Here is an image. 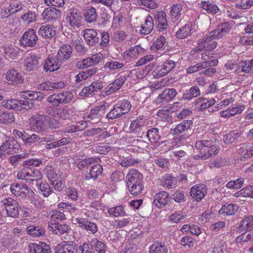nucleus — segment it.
Here are the masks:
<instances>
[{
    "mask_svg": "<svg viewBox=\"0 0 253 253\" xmlns=\"http://www.w3.org/2000/svg\"><path fill=\"white\" fill-rule=\"evenodd\" d=\"M73 48L69 44L61 46L55 57L48 55L43 66L44 70L50 72L57 71L62 64L66 63L71 57Z\"/></svg>",
    "mask_w": 253,
    "mask_h": 253,
    "instance_id": "nucleus-1",
    "label": "nucleus"
},
{
    "mask_svg": "<svg viewBox=\"0 0 253 253\" xmlns=\"http://www.w3.org/2000/svg\"><path fill=\"white\" fill-rule=\"evenodd\" d=\"M219 148L215 141L211 140L197 141L195 144L193 158L196 160H207L217 155Z\"/></svg>",
    "mask_w": 253,
    "mask_h": 253,
    "instance_id": "nucleus-2",
    "label": "nucleus"
},
{
    "mask_svg": "<svg viewBox=\"0 0 253 253\" xmlns=\"http://www.w3.org/2000/svg\"><path fill=\"white\" fill-rule=\"evenodd\" d=\"M131 107V105L128 100H122L114 106L113 108L106 115V118L108 120L119 119L127 113Z\"/></svg>",
    "mask_w": 253,
    "mask_h": 253,
    "instance_id": "nucleus-3",
    "label": "nucleus"
},
{
    "mask_svg": "<svg viewBox=\"0 0 253 253\" xmlns=\"http://www.w3.org/2000/svg\"><path fill=\"white\" fill-rule=\"evenodd\" d=\"M20 148V145L13 137H8L0 146V158H4L5 154L16 153Z\"/></svg>",
    "mask_w": 253,
    "mask_h": 253,
    "instance_id": "nucleus-4",
    "label": "nucleus"
},
{
    "mask_svg": "<svg viewBox=\"0 0 253 253\" xmlns=\"http://www.w3.org/2000/svg\"><path fill=\"white\" fill-rule=\"evenodd\" d=\"M211 32L206 35L203 38L197 41V46L195 48V51L202 50H211L217 46V42L214 41L215 39Z\"/></svg>",
    "mask_w": 253,
    "mask_h": 253,
    "instance_id": "nucleus-5",
    "label": "nucleus"
},
{
    "mask_svg": "<svg viewBox=\"0 0 253 253\" xmlns=\"http://www.w3.org/2000/svg\"><path fill=\"white\" fill-rule=\"evenodd\" d=\"M6 211L8 216L17 218L19 215V209H21L17 201L12 198H5L1 201Z\"/></svg>",
    "mask_w": 253,
    "mask_h": 253,
    "instance_id": "nucleus-6",
    "label": "nucleus"
},
{
    "mask_svg": "<svg viewBox=\"0 0 253 253\" xmlns=\"http://www.w3.org/2000/svg\"><path fill=\"white\" fill-rule=\"evenodd\" d=\"M38 40L36 31L34 29H29L24 33L20 39L19 42L23 47H32L36 45Z\"/></svg>",
    "mask_w": 253,
    "mask_h": 253,
    "instance_id": "nucleus-7",
    "label": "nucleus"
},
{
    "mask_svg": "<svg viewBox=\"0 0 253 253\" xmlns=\"http://www.w3.org/2000/svg\"><path fill=\"white\" fill-rule=\"evenodd\" d=\"M12 134L16 138H21L24 145L30 146L31 144L38 141L40 136L35 133L30 134L25 130L20 131L14 129Z\"/></svg>",
    "mask_w": 253,
    "mask_h": 253,
    "instance_id": "nucleus-8",
    "label": "nucleus"
},
{
    "mask_svg": "<svg viewBox=\"0 0 253 253\" xmlns=\"http://www.w3.org/2000/svg\"><path fill=\"white\" fill-rule=\"evenodd\" d=\"M108 106V105L104 103L91 109L90 111V114L87 115V118L88 119V121L91 122L92 124L98 123L105 115Z\"/></svg>",
    "mask_w": 253,
    "mask_h": 253,
    "instance_id": "nucleus-9",
    "label": "nucleus"
},
{
    "mask_svg": "<svg viewBox=\"0 0 253 253\" xmlns=\"http://www.w3.org/2000/svg\"><path fill=\"white\" fill-rule=\"evenodd\" d=\"M207 193L206 185L199 184L192 186L190 189V194L192 199L197 202L204 198Z\"/></svg>",
    "mask_w": 253,
    "mask_h": 253,
    "instance_id": "nucleus-10",
    "label": "nucleus"
},
{
    "mask_svg": "<svg viewBox=\"0 0 253 253\" xmlns=\"http://www.w3.org/2000/svg\"><path fill=\"white\" fill-rule=\"evenodd\" d=\"M68 23L74 29L82 26V16L81 13L76 9H71L67 13Z\"/></svg>",
    "mask_w": 253,
    "mask_h": 253,
    "instance_id": "nucleus-11",
    "label": "nucleus"
},
{
    "mask_svg": "<svg viewBox=\"0 0 253 253\" xmlns=\"http://www.w3.org/2000/svg\"><path fill=\"white\" fill-rule=\"evenodd\" d=\"M177 94L176 91L174 88L165 89L156 99L157 104L164 105L171 101Z\"/></svg>",
    "mask_w": 253,
    "mask_h": 253,
    "instance_id": "nucleus-12",
    "label": "nucleus"
},
{
    "mask_svg": "<svg viewBox=\"0 0 253 253\" xmlns=\"http://www.w3.org/2000/svg\"><path fill=\"white\" fill-rule=\"evenodd\" d=\"M83 36L87 44L90 46H94L99 43V37L97 32L92 29H85L83 31Z\"/></svg>",
    "mask_w": 253,
    "mask_h": 253,
    "instance_id": "nucleus-13",
    "label": "nucleus"
},
{
    "mask_svg": "<svg viewBox=\"0 0 253 253\" xmlns=\"http://www.w3.org/2000/svg\"><path fill=\"white\" fill-rule=\"evenodd\" d=\"M143 176L136 169H131L126 176L127 185L143 183Z\"/></svg>",
    "mask_w": 253,
    "mask_h": 253,
    "instance_id": "nucleus-14",
    "label": "nucleus"
},
{
    "mask_svg": "<svg viewBox=\"0 0 253 253\" xmlns=\"http://www.w3.org/2000/svg\"><path fill=\"white\" fill-rule=\"evenodd\" d=\"M77 244L74 242L63 241L55 248V253H75L77 251Z\"/></svg>",
    "mask_w": 253,
    "mask_h": 253,
    "instance_id": "nucleus-15",
    "label": "nucleus"
},
{
    "mask_svg": "<svg viewBox=\"0 0 253 253\" xmlns=\"http://www.w3.org/2000/svg\"><path fill=\"white\" fill-rule=\"evenodd\" d=\"M5 78L8 82V84L12 85L21 84L24 81V79L21 74L14 69L7 71Z\"/></svg>",
    "mask_w": 253,
    "mask_h": 253,
    "instance_id": "nucleus-16",
    "label": "nucleus"
},
{
    "mask_svg": "<svg viewBox=\"0 0 253 253\" xmlns=\"http://www.w3.org/2000/svg\"><path fill=\"white\" fill-rule=\"evenodd\" d=\"M45 117L42 115L36 114L33 115L30 119V126L38 131L43 132L45 130L44 125Z\"/></svg>",
    "mask_w": 253,
    "mask_h": 253,
    "instance_id": "nucleus-17",
    "label": "nucleus"
},
{
    "mask_svg": "<svg viewBox=\"0 0 253 253\" xmlns=\"http://www.w3.org/2000/svg\"><path fill=\"white\" fill-rule=\"evenodd\" d=\"M166 17L167 14L163 11H157L155 14V18L158 23V31L160 32L166 31L169 28Z\"/></svg>",
    "mask_w": 253,
    "mask_h": 253,
    "instance_id": "nucleus-18",
    "label": "nucleus"
},
{
    "mask_svg": "<svg viewBox=\"0 0 253 253\" xmlns=\"http://www.w3.org/2000/svg\"><path fill=\"white\" fill-rule=\"evenodd\" d=\"M40 58L35 54H29L24 60L25 70L28 72L37 70Z\"/></svg>",
    "mask_w": 253,
    "mask_h": 253,
    "instance_id": "nucleus-19",
    "label": "nucleus"
},
{
    "mask_svg": "<svg viewBox=\"0 0 253 253\" xmlns=\"http://www.w3.org/2000/svg\"><path fill=\"white\" fill-rule=\"evenodd\" d=\"M169 200V194L166 191H160L154 197L153 203L159 209L164 208Z\"/></svg>",
    "mask_w": 253,
    "mask_h": 253,
    "instance_id": "nucleus-20",
    "label": "nucleus"
},
{
    "mask_svg": "<svg viewBox=\"0 0 253 253\" xmlns=\"http://www.w3.org/2000/svg\"><path fill=\"white\" fill-rule=\"evenodd\" d=\"M75 221L80 227L90 231L92 234L96 233L98 231L97 225L95 223L87 220L86 219L78 217L75 219Z\"/></svg>",
    "mask_w": 253,
    "mask_h": 253,
    "instance_id": "nucleus-21",
    "label": "nucleus"
},
{
    "mask_svg": "<svg viewBox=\"0 0 253 253\" xmlns=\"http://www.w3.org/2000/svg\"><path fill=\"white\" fill-rule=\"evenodd\" d=\"M103 88L101 82H94L90 85L85 86L80 93L82 96H88L99 91Z\"/></svg>",
    "mask_w": 253,
    "mask_h": 253,
    "instance_id": "nucleus-22",
    "label": "nucleus"
},
{
    "mask_svg": "<svg viewBox=\"0 0 253 253\" xmlns=\"http://www.w3.org/2000/svg\"><path fill=\"white\" fill-rule=\"evenodd\" d=\"M28 248L30 253H51L49 246L43 242H41V244L31 243Z\"/></svg>",
    "mask_w": 253,
    "mask_h": 253,
    "instance_id": "nucleus-23",
    "label": "nucleus"
},
{
    "mask_svg": "<svg viewBox=\"0 0 253 253\" xmlns=\"http://www.w3.org/2000/svg\"><path fill=\"white\" fill-rule=\"evenodd\" d=\"M66 84L62 81L57 83L45 81L40 84L38 88L43 90H52L54 89L62 88Z\"/></svg>",
    "mask_w": 253,
    "mask_h": 253,
    "instance_id": "nucleus-24",
    "label": "nucleus"
},
{
    "mask_svg": "<svg viewBox=\"0 0 253 253\" xmlns=\"http://www.w3.org/2000/svg\"><path fill=\"white\" fill-rule=\"evenodd\" d=\"M231 30V27L228 22H224L219 25L214 31L211 32L215 39H220L226 36Z\"/></svg>",
    "mask_w": 253,
    "mask_h": 253,
    "instance_id": "nucleus-25",
    "label": "nucleus"
},
{
    "mask_svg": "<svg viewBox=\"0 0 253 253\" xmlns=\"http://www.w3.org/2000/svg\"><path fill=\"white\" fill-rule=\"evenodd\" d=\"M145 49L139 45L131 47L129 49L126 50L124 53V57L126 59L137 58L141 53L144 51Z\"/></svg>",
    "mask_w": 253,
    "mask_h": 253,
    "instance_id": "nucleus-26",
    "label": "nucleus"
},
{
    "mask_svg": "<svg viewBox=\"0 0 253 253\" xmlns=\"http://www.w3.org/2000/svg\"><path fill=\"white\" fill-rule=\"evenodd\" d=\"M177 62L172 60H166L162 65V67L159 69L158 67V75L160 76H164L170 72L176 66Z\"/></svg>",
    "mask_w": 253,
    "mask_h": 253,
    "instance_id": "nucleus-27",
    "label": "nucleus"
},
{
    "mask_svg": "<svg viewBox=\"0 0 253 253\" xmlns=\"http://www.w3.org/2000/svg\"><path fill=\"white\" fill-rule=\"evenodd\" d=\"M10 190L12 193L16 196H20L22 194H26L30 191L28 186L22 183L12 184Z\"/></svg>",
    "mask_w": 253,
    "mask_h": 253,
    "instance_id": "nucleus-28",
    "label": "nucleus"
},
{
    "mask_svg": "<svg viewBox=\"0 0 253 253\" xmlns=\"http://www.w3.org/2000/svg\"><path fill=\"white\" fill-rule=\"evenodd\" d=\"M61 12L59 10L53 7L45 8L42 13V16L44 20L49 21L60 16Z\"/></svg>",
    "mask_w": 253,
    "mask_h": 253,
    "instance_id": "nucleus-29",
    "label": "nucleus"
},
{
    "mask_svg": "<svg viewBox=\"0 0 253 253\" xmlns=\"http://www.w3.org/2000/svg\"><path fill=\"white\" fill-rule=\"evenodd\" d=\"M38 34L43 38H51L55 35L54 28L49 25L42 26L39 31Z\"/></svg>",
    "mask_w": 253,
    "mask_h": 253,
    "instance_id": "nucleus-30",
    "label": "nucleus"
},
{
    "mask_svg": "<svg viewBox=\"0 0 253 253\" xmlns=\"http://www.w3.org/2000/svg\"><path fill=\"white\" fill-rule=\"evenodd\" d=\"M26 232L28 235L33 237H39L44 235L45 229L40 225H30L26 228Z\"/></svg>",
    "mask_w": 253,
    "mask_h": 253,
    "instance_id": "nucleus-31",
    "label": "nucleus"
},
{
    "mask_svg": "<svg viewBox=\"0 0 253 253\" xmlns=\"http://www.w3.org/2000/svg\"><path fill=\"white\" fill-rule=\"evenodd\" d=\"M192 25L190 22H187L185 25L179 28L175 34V36L179 39H184L191 34Z\"/></svg>",
    "mask_w": 253,
    "mask_h": 253,
    "instance_id": "nucleus-32",
    "label": "nucleus"
},
{
    "mask_svg": "<svg viewBox=\"0 0 253 253\" xmlns=\"http://www.w3.org/2000/svg\"><path fill=\"white\" fill-rule=\"evenodd\" d=\"M239 207L233 204L224 205L219 211V213L224 215H233L238 211Z\"/></svg>",
    "mask_w": 253,
    "mask_h": 253,
    "instance_id": "nucleus-33",
    "label": "nucleus"
},
{
    "mask_svg": "<svg viewBox=\"0 0 253 253\" xmlns=\"http://www.w3.org/2000/svg\"><path fill=\"white\" fill-rule=\"evenodd\" d=\"M103 171V168L101 165H95L91 167L89 172H87L85 175V179L89 180L90 179H95L97 176L101 174Z\"/></svg>",
    "mask_w": 253,
    "mask_h": 253,
    "instance_id": "nucleus-34",
    "label": "nucleus"
},
{
    "mask_svg": "<svg viewBox=\"0 0 253 253\" xmlns=\"http://www.w3.org/2000/svg\"><path fill=\"white\" fill-rule=\"evenodd\" d=\"M73 114V111L67 106L56 108V117L65 120L70 118Z\"/></svg>",
    "mask_w": 253,
    "mask_h": 253,
    "instance_id": "nucleus-35",
    "label": "nucleus"
},
{
    "mask_svg": "<svg viewBox=\"0 0 253 253\" xmlns=\"http://www.w3.org/2000/svg\"><path fill=\"white\" fill-rule=\"evenodd\" d=\"M39 192L44 197H48L53 192L52 188L47 182H42V181L36 184Z\"/></svg>",
    "mask_w": 253,
    "mask_h": 253,
    "instance_id": "nucleus-36",
    "label": "nucleus"
},
{
    "mask_svg": "<svg viewBox=\"0 0 253 253\" xmlns=\"http://www.w3.org/2000/svg\"><path fill=\"white\" fill-rule=\"evenodd\" d=\"M153 21V18L151 16H147L144 23L141 26V29L140 31L142 34L147 35L152 31L154 27Z\"/></svg>",
    "mask_w": 253,
    "mask_h": 253,
    "instance_id": "nucleus-37",
    "label": "nucleus"
},
{
    "mask_svg": "<svg viewBox=\"0 0 253 253\" xmlns=\"http://www.w3.org/2000/svg\"><path fill=\"white\" fill-rule=\"evenodd\" d=\"M200 94V90L197 86H193L189 89L184 91L182 98L184 100H191L193 98L196 97Z\"/></svg>",
    "mask_w": 253,
    "mask_h": 253,
    "instance_id": "nucleus-38",
    "label": "nucleus"
},
{
    "mask_svg": "<svg viewBox=\"0 0 253 253\" xmlns=\"http://www.w3.org/2000/svg\"><path fill=\"white\" fill-rule=\"evenodd\" d=\"M241 131L237 130L231 131L224 136L223 140L226 144H228L235 142L241 136Z\"/></svg>",
    "mask_w": 253,
    "mask_h": 253,
    "instance_id": "nucleus-39",
    "label": "nucleus"
},
{
    "mask_svg": "<svg viewBox=\"0 0 253 253\" xmlns=\"http://www.w3.org/2000/svg\"><path fill=\"white\" fill-rule=\"evenodd\" d=\"M146 136L151 143H157L161 139L159 129L156 127H152L149 129L146 133Z\"/></svg>",
    "mask_w": 253,
    "mask_h": 253,
    "instance_id": "nucleus-40",
    "label": "nucleus"
},
{
    "mask_svg": "<svg viewBox=\"0 0 253 253\" xmlns=\"http://www.w3.org/2000/svg\"><path fill=\"white\" fill-rule=\"evenodd\" d=\"M130 132L136 135L137 137L142 138L145 134L146 127L135 124V122L131 123L129 127Z\"/></svg>",
    "mask_w": 253,
    "mask_h": 253,
    "instance_id": "nucleus-41",
    "label": "nucleus"
},
{
    "mask_svg": "<svg viewBox=\"0 0 253 253\" xmlns=\"http://www.w3.org/2000/svg\"><path fill=\"white\" fill-rule=\"evenodd\" d=\"M0 124L8 125L13 123L15 121L14 114L7 111H1Z\"/></svg>",
    "mask_w": 253,
    "mask_h": 253,
    "instance_id": "nucleus-42",
    "label": "nucleus"
},
{
    "mask_svg": "<svg viewBox=\"0 0 253 253\" xmlns=\"http://www.w3.org/2000/svg\"><path fill=\"white\" fill-rule=\"evenodd\" d=\"M192 124L193 122L192 120H187L183 121L177 125L176 127L174 128L173 133L174 134H180L189 128Z\"/></svg>",
    "mask_w": 253,
    "mask_h": 253,
    "instance_id": "nucleus-43",
    "label": "nucleus"
},
{
    "mask_svg": "<svg viewBox=\"0 0 253 253\" xmlns=\"http://www.w3.org/2000/svg\"><path fill=\"white\" fill-rule=\"evenodd\" d=\"M90 245L92 246L93 249L97 253H106L107 251V248L105 243L96 238L92 240Z\"/></svg>",
    "mask_w": 253,
    "mask_h": 253,
    "instance_id": "nucleus-44",
    "label": "nucleus"
},
{
    "mask_svg": "<svg viewBox=\"0 0 253 253\" xmlns=\"http://www.w3.org/2000/svg\"><path fill=\"white\" fill-rule=\"evenodd\" d=\"M253 225V216L249 215L246 216L242 220L238 227V231L240 232L247 230Z\"/></svg>",
    "mask_w": 253,
    "mask_h": 253,
    "instance_id": "nucleus-45",
    "label": "nucleus"
},
{
    "mask_svg": "<svg viewBox=\"0 0 253 253\" xmlns=\"http://www.w3.org/2000/svg\"><path fill=\"white\" fill-rule=\"evenodd\" d=\"M50 227L55 234L60 235L68 233L70 229L67 225L61 224L59 223H51V226Z\"/></svg>",
    "mask_w": 253,
    "mask_h": 253,
    "instance_id": "nucleus-46",
    "label": "nucleus"
},
{
    "mask_svg": "<svg viewBox=\"0 0 253 253\" xmlns=\"http://www.w3.org/2000/svg\"><path fill=\"white\" fill-rule=\"evenodd\" d=\"M182 10V6L180 3H175L172 5L170 10V15L172 20L176 21L179 18L181 11Z\"/></svg>",
    "mask_w": 253,
    "mask_h": 253,
    "instance_id": "nucleus-47",
    "label": "nucleus"
},
{
    "mask_svg": "<svg viewBox=\"0 0 253 253\" xmlns=\"http://www.w3.org/2000/svg\"><path fill=\"white\" fill-rule=\"evenodd\" d=\"M241 68V71L246 73L253 72V59L242 61L239 63L238 69Z\"/></svg>",
    "mask_w": 253,
    "mask_h": 253,
    "instance_id": "nucleus-48",
    "label": "nucleus"
},
{
    "mask_svg": "<svg viewBox=\"0 0 253 253\" xmlns=\"http://www.w3.org/2000/svg\"><path fill=\"white\" fill-rule=\"evenodd\" d=\"M85 20L89 23L94 22L96 20L97 14L95 9L92 6L88 7L85 10L84 14Z\"/></svg>",
    "mask_w": 253,
    "mask_h": 253,
    "instance_id": "nucleus-49",
    "label": "nucleus"
},
{
    "mask_svg": "<svg viewBox=\"0 0 253 253\" xmlns=\"http://www.w3.org/2000/svg\"><path fill=\"white\" fill-rule=\"evenodd\" d=\"M28 156L27 153H23L21 154H17L9 157L8 158V162L13 167H17L22 160L26 158Z\"/></svg>",
    "mask_w": 253,
    "mask_h": 253,
    "instance_id": "nucleus-50",
    "label": "nucleus"
},
{
    "mask_svg": "<svg viewBox=\"0 0 253 253\" xmlns=\"http://www.w3.org/2000/svg\"><path fill=\"white\" fill-rule=\"evenodd\" d=\"M20 96L24 99L31 100H41L43 96L39 95V92H34L32 91H23L20 92Z\"/></svg>",
    "mask_w": 253,
    "mask_h": 253,
    "instance_id": "nucleus-51",
    "label": "nucleus"
},
{
    "mask_svg": "<svg viewBox=\"0 0 253 253\" xmlns=\"http://www.w3.org/2000/svg\"><path fill=\"white\" fill-rule=\"evenodd\" d=\"M164 186L169 189H172L176 187L177 179L176 177L170 174H166L163 177Z\"/></svg>",
    "mask_w": 253,
    "mask_h": 253,
    "instance_id": "nucleus-52",
    "label": "nucleus"
},
{
    "mask_svg": "<svg viewBox=\"0 0 253 253\" xmlns=\"http://www.w3.org/2000/svg\"><path fill=\"white\" fill-rule=\"evenodd\" d=\"M108 212L110 215L114 216H124L126 215V211L123 205H120L108 209Z\"/></svg>",
    "mask_w": 253,
    "mask_h": 253,
    "instance_id": "nucleus-53",
    "label": "nucleus"
},
{
    "mask_svg": "<svg viewBox=\"0 0 253 253\" xmlns=\"http://www.w3.org/2000/svg\"><path fill=\"white\" fill-rule=\"evenodd\" d=\"M19 100L10 99L3 100L1 105L7 109H18Z\"/></svg>",
    "mask_w": 253,
    "mask_h": 253,
    "instance_id": "nucleus-54",
    "label": "nucleus"
},
{
    "mask_svg": "<svg viewBox=\"0 0 253 253\" xmlns=\"http://www.w3.org/2000/svg\"><path fill=\"white\" fill-rule=\"evenodd\" d=\"M201 6L203 9L207 10L208 13H216L219 11V9L216 4L209 1H202Z\"/></svg>",
    "mask_w": 253,
    "mask_h": 253,
    "instance_id": "nucleus-55",
    "label": "nucleus"
},
{
    "mask_svg": "<svg viewBox=\"0 0 253 253\" xmlns=\"http://www.w3.org/2000/svg\"><path fill=\"white\" fill-rule=\"evenodd\" d=\"M127 186L129 193L135 196L141 194L144 189L143 183H138L136 185H133V186L132 185H127Z\"/></svg>",
    "mask_w": 253,
    "mask_h": 253,
    "instance_id": "nucleus-56",
    "label": "nucleus"
},
{
    "mask_svg": "<svg viewBox=\"0 0 253 253\" xmlns=\"http://www.w3.org/2000/svg\"><path fill=\"white\" fill-rule=\"evenodd\" d=\"M74 46L76 52L81 54L84 55L87 50V48L83 43V41L79 38L75 41Z\"/></svg>",
    "mask_w": 253,
    "mask_h": 253,
    "instance_id": "nucleus-57",
    "label": "nucleus"
},
{
    "mask_svg": "<svg viewBox=\"0 0 253 253\" xmlns=\"http://www.w3.org/2000/svg\"><path fill=\"white\" fill-rule=\"evenodd\" d=\"M4 53L7 57L15 59L18 56L19 52L13 47L9 45H4L2 47Z\"/></svg>",
    "mask_w": 253,
    "mask_h": 253,
    "instance_id": "nucleus-58",
    "label": "nucleus"
},
{
    "mask_svg": "<svg viewBox=\"0 0 253 253\" xmlns=\"http://www.w3.org/2000/svg\"><path fill=\"white\" fill-rule=\"evenodd\" d=\"M168 249L159 243H154L150 247V253H167Z\"/></svg>",
    "mask_w": 253,
    "mask_h": 253,
    "instance_id": "nucleus-59",
    "label": "nucleus"
},
{
    "mask_svg": "<svg viewBox=\"0 0 253 253\" xmlns=\"http://www.w3.org/2000/svg\"><path fill=\"white\" fill-rule=\"evenodd\" d=\"M195 109L198 111H203L209 108V104L208 103V99L205 98H200L195 101Z\"/></svg>",
    "mask_w": 253,
    "mask_h": 253,
    "instance_id": "nucleus-60",
    "label": "nucleus"
},
{
    "mask_svg": "<svg viewBox=\"0 0 253 253\" xmlns=\"http://www.w3.org/2000/svg\"><path fill=\"white\" fill-rule=\"evenodd\" d=\"M45 171L48 179L50 183L55 182L59 179V176L56 171L51 166L47 167Z\"/></svg>",
    "mask_w": 253,
    "mask_h": 253,
    "instance_id": "nucleus-61",
    "label": "nucleus"
},
{
    "mask_svg": "<svg viewBox=\"0 0 253 253\" xmlns=\"http://www.w3.org/2000/svg\"><path fill=\"white\" fill-rule=\"evenodd\" d=\"M73 97L72 93L69 91L60 92V96L58 100L59 104H65L69 103L72 100Z\"/></svg>",
    "mask_w": 253,
    "mask_h": 253,
    "instance_id": "nucleus-62",
    "label": "nucleus"
},
{
    "mask_svg": "<svg viewBox=\"0 0 253 253\" xmlns=\"http://www.w3.org/2000/svg\"><path fill=\"white\" fill-rule=\"evenodd\" d=\"M95 160L93 158H84V160H82L81 162H79L77 164V168L82 170L85 168H87L89 166L93 164Z\"/></svg>",
    "mask_w": 253,
    "mask_h": 253,
    "instance_id": "nucleus-63",
    "label": "nucleus"
},
{
    "mask_svg": "<svg viewBox=\"0 0 253 253\" xmlns=\"http://www.w3.org/2000/svg\"><path fill=\"white\" fill-rule=\"evenodd\" d=\"M172 199L178 203L184 202L186 200L184 192L181 190L175 191L172 195Z\"/></svg>",
    "mask_w": 253,
    "mask_h": 253,
    "instance_id": "nucleus-64",
    "label": "nucleus"
}]
</instances>
